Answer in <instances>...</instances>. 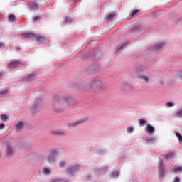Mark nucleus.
Instances as JSON below:
<instances>
[{
	"mask_svg": "<svg viewBox=\"0 0 182 182\" xmlns=\"http://www.w3.org/2000/svg\"><path fill=\"white\" fill-rule=\"evenodd\" d=\"M73 102V100L70 97H64L63 98L61 96H56L54 98V103L53 105L54 106V109L56 112L61 113L63 112V106H68L70 105Z\"/></svg>",
	"mask_w": 182,
	"mask_h": 182,
	"instance_id": "1",
	"label": "nucleus"
},
{
	"mask_svg": "<svg viewBox=\"0 0 182 182\" xmlns=\"http://www.w3.org/2000/svg\"><path fill=\"white\" fill-rule=\"evenodd\" d=\"M106 87L105 84L102 80H93L90 84V90H87V91L90 92H97L99 90H103Z\"/></svg>",
	"mask_w": 182,
	"mask_h": 182,
	"instance_id": "2",
	"label": "nucleus"
},
{
	"mask_svg": "<svg viewBox=\"0 0 182 182\" xmlns=\"http://www.w3.org/2000/svg\"><path fill=\"white\" fill-rule=\"evenodd\" d=\"M58 155L56 150H53L50 153V155L48 158V162L50 164L54 163L55 161V158Z\"/></svg>",
	"mask_w": 182,
	"mask_h": 182,
	"instance_id": "3",
	"label": "nucleus"
},
{
	"mask_svg": "<svg viewBox=\"0 0 182 182\" xmlns=\"http://www.w3.org/2000/svg\"><path fill=\"white\" fill-rule=\"evenodd\" d=\"M81 166L79 165H73L70 167H69L67 170V173L68 174H73L74 172L80 170Z\"/></svg>",
	"mask_w": 182,
	"mask_h": 182,
	"instance_id": "4",
	"label": "nucleus"
},
{
	"mask_svg": "<svg viewBox=\"0 0 182 182\" xmlns=\"http://www.w3.org/2000/svg\"><path fill=\"white\" fill-rule=\"evenodd\" d=\"M21 66H22V63L18 62V61H13V62L9 63L8 64L7 68L12 69V68H18V67H21Z\"/></svg>",
	"mask_w": 182,
	"mask_h": 182,
	"instance_id": "5",
	"label": "nucleus"
},
{
	"mask_svg": "<svg viewBox=\"0 0 182 182\" xmlns=\"http://www.w3.org/2000/svg\"><path fill=\"white\" fill-rule=\"evenodd\" d=\"M41 108V100H37L33 107L34 111H39Z\"/></svg>",
	"mask_w": 182,
	"mask_h": 182,
	"instance_id": "6",
	"label": "nucleus"
},
{
	"mask_svg": "<svg viewBox=\"0 0 182 182\" xmlns=\"http://www.w3.org/2000/svg\"><path fill=\"white\" fill-rule=\"evenodd\" d=\"M165 173V170L163 168V162L160 163V165L159 166V173L161 177H163Z\"/></svg>",
	"mask_w": 182,
	"mask_h": 182,
	"instance_id": "7",
	"label": "nucleus"
},
{
	"mask_svg": "<svg viewBox=\"0 0 182 182\" xmlns=\"http://www.w3.org/2000/svg\"><path fill=\"white\" fill-rule=\"evenodd\" d=\"M139 79H141V80H144L146 82V84H148L149 82H150V78H149L147 75H144V74L140 75L139 76Z\"/></svg>",
	"mask_w": 182,
	"mask_h": 182,
	"instance_id": "8",
	"label": "nucleus"
},
{
	"mask_svg": "<svg viewBox=\"0 0 182 182\" xmlns=\"http://www.w3.org/2000/svg\"><path fill=\"white\" fill-rule=\"evenodd\" d=\"M14 154V149L10 145H6V154L8 156H12Z\"/></svg>",
	"mask_w": 182,
	"mask_h": 182,
	"instance_id": "9",
	"label": "nucleus"
},
{
	"mask_svg": "<svg viewBox=\"0 0 182 182\" xmlns=\"http://www.w3.org/2000/svg\"><path fill=\"white\" fill-rule=\"evenodd\" d=\"M36 40L38 43H44L46 41V38L45 37L42 36H38L36 37Z\"/></svg>",
	"mask_w": 182,
	"mask_h": 182,
	"instance_id": "10",
	"label": "nucleus"
},
{
	"mask_svg": "<svg viewBox=\"0 0 182 182\" xmlns=\"http://www.w3.org/2000/svg\"><path fill=\"white\" fill-rule=\"evenodd\" d=\"M154 132V128L153 126L150 125V124H147L146 125V132L148 134H152Z\"/></svg>",
	"mask_w": 182,
	"mask_h": 182,
	"instance_id": "11",
	"label": "nucleus"
},
{
	"mask_svg": "<svg viewBox=\"0 0 182 182\" xmlns=\"http://www.w3.org/2000/svg\"><path fill=\"white\" fill-rule=\"evenodd\" d=\"M23 127V122H19L16 126V132H21L22 130V128Z\"/></svg>",
	"mask_w": 182,
	"mask_h": 182,
	"instance_id": "12",
	"label": "nucleus"
},
{
	"mask_svg": "<svg viewBox=\"0 0 182 182\" xmlns=\"http://www.w3.org/2000/svg\"><path fill=\"white\" fill-rule=\"evenodd\" d=\"M173 171H175L176 173L182 172V166H173Z\"/></svg>",
	"mask_w": 182,
	"mask_h": 182,
	"instance_id": "13",
	"label": "nucleus"
},
{
	"mask_svg": "<svg viewBox=\"0 0 182 182\" xmlns=\"http://www.w3.org/2000/svg\"><path fill=\"white\" fill-rule=\"evenodd\" d=\"M53 134L55 135H65L66 132L62 130H56L52 132Z\"/></svg>",
	"mask_w": 182,
	"mask_h": 182,
	"instance_id": "14",
	"label": "nucleus"
},
{
	"mask_svg": "<svg viewBox=\"0 0 182 182\" xmlns=\"http://www.w3.org/2000/svg\"><path fill=\"white\" fill-rule=\"evenodd\" d=\"M38 6L36 2H33L31 4L30 9L32 10L38 9Z\"/></svg>",
	"mask_w": 182,
	"mask_h": 182,
	"instance_id": "15",
	"label": "nucleus"
},
{
	"mask_svg": "<svg viewBox=\"0 0 182 182\" xmlns=\"http://www.w3.org/2000/svg\"><path fill=\"white\" fill-rule=\"evenodd\" d=\"M165 46V43H161L160 44H157L154 47V49H155L156 50L161 49L162 47H164Z\"/></svg>",
	"mask_w": 182,
	"mask_h": 182,
	"instance_id": "16",
	"label": "nucleus"
},
{
	"mask_svg": "<svg viewBox=\"0 0 182 182\" xmlns=\"http://www.w3.org/2000/svg\"><path fill=\"white\" fill-rule=\"evenodd\" d=\"M42 173H44L45 175H49L51 173V171L47 168H44L42 169Z\"/></svg>",
	"mask_w": 182,
	"mask_h": 182,
	"instance_id": "17",
	"label": "nucleus"
},
{
	"mask_svg": "<svg viewBox=\"0 0 182 182\" xmlns=\"http://www.w3.org/2000/svg\"><path fill=\"white\" fill-rule=\"evenodd\" d=\"M83 122V121H77L75 123H71V124H69V126L70 127H77L78 124H80L81 123H82Z\"/></svg>",
	"mask_w": 182,
	"mask_h": 182,
	"instance_id": "18",
	"label": "nucleus"
},
{
	"mask_svg": "<svg viewBox=\"0 0 182 182\" xmlns=\"http://www.w3.org/2000/svg\"><path fill=\"white\" fill-rule=\"evenodd\" d=\"M24 36H25V38H31L36 37V35L31 33H28L24 34Z\"/></svg>",
	"mask_w": 182,
	"mask_h": 182,
	"instance_id": "19",
	"label": "nucleus"
},
{
	"mask_svg": "<svg viewBox=\"0 0 182 182\" xmlns=\"http://www.w3.org/2000/svg\"><path fill=\"white\" fill-rule=\"evenodd\" d=\"M36 78V75L35 74H31V75H29L28 77H27V80L28 81H33Z\"/></svg>",
	"mask_w": 182,
	"mask_h": 182,
	"instance_id": "20",
	"label": "nucleus"
},
{
	"mask_svg": "<svg viewBox=\"0 0 182 182\" xmlns=\"http://www.w3.org/2000/svg\"><path fill=\"white\" fill-rule=\"evenodd\" d=\"M115 17H116V14H109L107 16V18L109 21H112Z\"/></svg>",
	"mask_w": 182,
	"mask_h": 182,
	"instance_id": "21",
	"label": "nucleus"
},
{
	"mask_svg": "<svg viewBox=\"0 0 182 182\" xmlns=\"http://www.w3.org/2000/svg\"><path fill=\"white\" fill-rule=\"evenodd\" d=\"M0 117H1V120L2 121V122H6L7 121V119H8V117L6 115V114H1V116H0Z\"/></svg>",
	"mask_w": 182,
	"mask_h": 182,
	"instance_id": "22",
	"label": "nucleus"
},
{
	"mask_svg": "<svg viewBox=\"0 0 182 182\" xmlns=\"http://www.w3.org/2000/svg\"><path fill=\"white\" fill-rule=\"evenodd\" d=\"M139 123L140 126L142 127L146 123V120L139 119Z\"/></svg>",
	"mask_w": 182,
	"mask_h": 182,
	"instance_id": "23",
	"label": "nucleus"
},
{
	"mask_svg": "<svg viewBox=\"0 0 182 182\" xmlns=\"http://www.w3.org/2000/svg\"><path fill=\"white\" fill-rule=\"evenodd\" d=\"M176 136H177L178 141H179L180 142H181V141H182V136L181 135V134L176 132Z\"/></svg>",
	"mask_w": 182,
	"mask_h": 182,
	"instance_id": "24",
	"label": "nucleus"
},
{
	"mask_svg": "<svg viewBox=\"0 0 182 182\" xmlns=\"http://www.w3.org/2000/svg\"><path fill=\"white\" fill-rule=\"evenodd\" d=\"M9 21L10 22H13L15 21V16L14 15H10L9 16Z\"/></svg>",
	"mask_w": 182,
	"mask_h": 182,
	"instance_id": "25",
	"label": "nucleus"
},
{
	"mask_svg": "<svg viewBox=\"0 0 182 182\" xmlns=\"http://www.w3.org/2000/svg\"><path fill=\"white\" fill-rule=\"evenodd\" d=\"M148 142L154 143L156 141V138L151 137L147 140Z\"/></svg>",
	"mask_w": 182,
	"mask_h": 182,
	"instance_id": "26",
	"label": "nucleus"
},
{
	"mask_svg": "<svg viewBox=\"0 0 182 182\" xmlns=\"http://www.w3.org/2000/svg\"><path fill=\"white\" fill-rule=\"evenodd\" d=\"M134 128L132 127H129V128H127V133H133Z\"/></svg>",
	"mask_w": 182,
	"mask_h": 182,
	"instance_id": "27",
	"label": "nucleus"
},
{
	"mask_svg": "<svg viewBox=\"0 0 182 182\" xmlns=\"http://www.w3.org/2000/svg\"><path fill=\"white\" fill-rule=\"evenodd\" d=\"M176 117H182V109L178 111V112L176 113Z\"/></svg>",
	"mask_w": 182,
	"mask_h": 182,
	"instance_id": "28",
	"label": "nucleus"
},
{
	"mask_svg": "<svg viewBox=\"0 0 182 182\" xmlns=\"http://www.w3.org/2000/svg\"><path fill=\"white\" fill-rule=\"evenodd\" d=\"M59 167L60 168H64L65 167V162L61 161L60 163H59Z\"/></svg>",
	"mask_w": 182,
	"mask_h": 182,
	"instance_id": "29",
	"label": "nucleus"
},
{
	"mask_svg": "<svg viewBox=\"0 0 182 182\" xmlns=\"http://www.w3.org/2000/svg\"><path fill=\"white\" fill-rule=\"evenodd\" d=\"M174 153H171L166 155V158H173L174 156Z\"/></svg>",
	"mask_w": 182,
	"mask_h": 182,
	"instance_id": "30",
	"label": "nucleus"
},
{
	"mask_svg": "<svg viewBox=\"0 0 182 182\" xmlns=\"http://www.w3.org/2000/svg\"><path fill=\"white\" fill-rule=\"evenodd\" d=\"M137 12H139L138 10L134 11L132 13V17H135Z\"/></svg>",
	"mask_w": 182,
	"mask_h": 182,
	"instance_id": "31",
	"label": "nucleus"
},
{
	"mask_svg": "<svg viewBox=\"0 0 182 182\" xmlns=\"http://www.w3.org/2000/svg\"><path fill=\"white\" fill-rule=\"evenodd\" d=\"M125 45H126L125 43L121 44V45L119 46V48H118V50H120V49H122V48L124 47Z\"/></svg>",
	"mask_w": 182,
	"mask_h": 182,
	"instance_id": "32",
	"label": "nucleus"
},
{
	"mask_svg": "<svg viewBox=\"0 0 182 182\" xmlns=\"http://www.w3.org/2000/svg\"><path fill=\"white\" fill-rule=\"evenodd\" d=\"M167 106L168 107H171L174 106V104L173 102H168L167 103Z\"/></svg>",
	"mask_w": 182,
	"mask_h": 182,
	"instance_id": "33",
	"label": "nucleus"
},
{
	"mask_svg": "<svg viewBox=\"0 0 182 182\" xmlns=\"http://www.w3.org/2000/svg\"><path fill=\"white\" fill-rule=\"evenodd\" d=\"M173 182H180V178L176 177V178L173 179Z\"/></svg>",
	"mask_w": 182,
	"mask_h": 182,
	"instance_id": "34",
	"label": "nucleus"
},
{
	"mask_svg": "<svg viewBox=\"0 0 182 182\" xmlns=\"http://www.w3.org/2000/svg\"><path fill=\"white\" fill-rule=\"evenodd\" d=\"M61 180L60 179H51L50 182H60Z\"/></svg>",
	"mask_w": 182,
	"mask_h": 182,
	"instance_id": "35",
	"label": "nucleus"
},
{
	"mask_svg": "<svg viewBox=\"0 0 182 182\" xmlns=\"http://www.w3.org/2000/svg\"><path fill=\"white\" fill-rule=\"evenodd\" d=\"M72 22V20L70 18H66V23H70Z\"/></svg>",
	"mask_w": 182,
	"mask_h": 182,
	"instance_id": "36",
	"label": "nucleus"
},
{
	"mask_svg": "<svg viewBox=\"0 0 182 182\" xmlns=\"http://www.w3.org/2000/svg\"><path fill=\"white\" fill-rule=\"evenodd\" d=\"M5 128V124H0V130H2Z\"/></svg>",
	"mask_w": 182,
	"mask_h": 182,
	"instance_id": "37",
	"label": "nucleus"
},
{
	"mask_svg": "<svg viewBox=\"0 0 182 182\" xmlns=\"http://www.w3.org/2000/svg\"><path fill=\"white\" fill-rule=\"evenodd\" d=\"M178 75L181 78V80H182V71H179Z\"/></svg>",
	"mask_w": 182,
	"mask_h": 182,
	"instance_id": "38",
	"label": "nucleus"
},
{
	"mask_svg": "<svg viewBox=\"0 0 182 182\" xmlns=\"http://www.w3.org/2000/svg\"><path fill=\"white\" fill-rule=\"evenodd\" d=\"M0 48L4 49L5 48V45L0 43Z\"/></svg>",
	"mask_w": 182,
	"mask_h": 182,
	"instance_id": "39",
	"label": "nucleus"
},
{
	"mask_svg": "<svg viewBox=\"0 0 182 182\" xmlns=\"http://www.w3.org/2000/svg\"><path fill=\"white\" fill-rule=\"evenodd\" d=\"M8 92L7 90H5L4 91H0V94H6Z\"/></svg>",
	"mask_w": 182,
	"mask_h": 182,
	"instance_id": "40",
	"label": "nucleus"
},
{
	"mask_svg": "<svg viewBox=\"0 0 182 182\" xmlns=\"http://www.w3.org/2000/svg\"><path fill=\"white\" fill-rule=\"evenodd\" d=\"M40 19V18L38 17V16H36L35 18H34V21H38V20H39Z\"/></svg>",
	"mask_w": 182,
	"mask_h": 182,
	"instance_id": "41",
	"label": "nucleus"
},
{
	"mask_svg": "<svg viewBox=\"0 0 182 182\" xmlns=\"http://www.w3.org/2000/svg\"><path fill=\"white\" fill-rule=\"evenodd\" d=\"M3 76H4V74L1 72H0V79H2Z\"/></svg>",
	"mask_w": 182,
	"mask_h": 182,
	"instance_id": "42",
	"label": "nucleus"
},
{
	"mask_svg": "<svg viewBox=\"0 0 182 182\" xmlns=\"http://www.w3.org/2000/svg\"><path fill=\"white\" fill-rule=\"evenodd\" d=\"M117 173H112V176H117Z\"/></svg>",
	"mask_w": 182,
	"mask_h": 182,
	"instance_id": "43",
	"label": "nucleus"
},
{
	"mask_svg": "<svg viewBox=\"0 0 182 182\" xmlns=\"http://www.w3.org/2000/svg\"><path fill=\"white\" fill-rule=\"evenodd\" d=\"M137 28V27H135V28H134V30H136Z\"/></svg>",
	"mask_w": 182,
	"mask_h": 182,
	"instance_id": "44",
	"label": "nucleus"
},
{
	"mask_svg": "<svg viewBox=\"0 0 182 182\" xmlns=\"http://www.w3.org/2000/svg\"><path fill=\"white\" fill-rule=\"evenodd\" d=\"M1 156V154L0 153V156Z\"/></svg>",
	"mask_w": 182,
	"mask_h": 182,
	"instance_id": "45",
	"label": "nucleus"
}]
</instances>
